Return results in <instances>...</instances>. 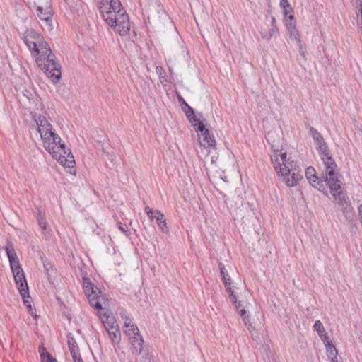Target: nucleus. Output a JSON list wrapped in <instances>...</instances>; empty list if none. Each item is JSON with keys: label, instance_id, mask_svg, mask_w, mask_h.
<instances>
[{"label": "nucleus", "instance_id": "nucleus-22", "mask_svg": "<svg viewBox=\"0 0 362 362\" xmlns=\"http://www.w3.org/2000/svg\"><path fill=\"white\" fill-rule=\"evenodd\" d=\"M326 350L329 361H334V359L337 358V350L333 344H327Z\"/></svg>", "mask_w": 362, "mask_h": 362}, {"label": "nucleus", "instance_id": "nucleus-33", "mask_svg": "<svg viewBox=\"0 0 362 362\" xmlns=\"http://www.w3.org/2000/svg\"><path fill=\"white\" fill-rule=\"evenodd\" d=\"M291 6L288 0H281L280 6L281 8H288Z\"/></svg>", "mask_w": 362, "mask_h": 362}, {"label": "nucleus", "instance_id": "nucleus-15", "mask_svg": "<svg viewBox=\"0 0 362 362\" xmlns=\"http://www.w3.org/2000/svg\"><path fill=\"white\" fill-rule=\"evenodd\" d=\"M42 36L33 30H27L24 35L23 40L29 48H36L37 43L40 42Z\"/></svg>", "mask_w": 362, "mask_h": 362}, {"label": "nucleus", "instance_id": "nucleus-2", "mask_svg": "<svg viewBox=\"0 0 362 362\" xmlns=\"http://www.w3.org/2000/svg\"><path fill=\"white\" fill-rule=\"evenodd\" d=\"M312 186L326 196H328L329 192L334 201L340 207L344 216L346 218L352 217L353 207L339 182H313Z\"/></svg>", "mask_w": 362, "mask_h": 362}, {"label": "nucleus", "instance_id": "nucleus-34", "mask_svg": "<svg viewBox=\"0 0 362 362\" xmlns=\"http://www.w3.org/2000/svg\"><path fill=\"white\" fill-rule=\"evenodd\" d=\"M119 230L124 233H127V227L126 226H122V223H119Z\"/></svg>", "mask_w": 362, "mask_h": 362}, {"label": "nucleus", "instance_id": "nucleus-32", "mask_svg": "<svg viewBox=\"0 0 362 362\" xmlns=\"http://www.w3.org/2000/svg\"><path fill=\"white\" fill-rule=\"evenodd\" d=\"M284 17H286L288 14L293 12V8L291 6L288 8H282Z\"/></svg>", "mask_w": 362, "mask_h": 362}, {"label": "nucleus", "instance_id": "nucleus-3", "mask_svg": "<svg viewBox=\"0 0 362 362\" xmlns=\"http://www.w3.org/2000/svg\"><path fill=\"white\" fill-rule=\"evenodd\" d=\"M309 133L315 141L320 156L325 167L326 178L325 181H339L337 164L332 157L327 145L321 134L314 127H310Z\"/></svg>", "mask_w": 362, "mask_h": 362}, {"label": "nucleus", "instance_id": "nucleus-37", "mask_svg": "<svg viewBox=\"0 0 362 362\" xmlns=\"http://www.w3.org/2000/svg\"><path fill=\"white\" fill-rule=\"evenodd\" d=\"M154 215H155V211H152V214H148V218H149L151 220H153V218H155Z\"/></svg>", "mask_w": 362, "mask_h": 362}, {"label": "nucleus", "instance_id": "nucleus-26", "mask_svg": "<svg viewBox=\"0 0 362 362\" xmlns=\"http://www.w3.org/2000/svg\"><path fill=\"white\" fill-rule=\"evenodd\" d=\"M38 222L41 229L43 231H46L49 235L50 230L47 228V223L41 215L38 216Z\"/></svg>", "mask_w": 362, "mask_h": 362}, {"label": "nucleus", "instance_id": "nucleus-18", "mask_svg": "<svg viewBox=\"0 0 362 362\" xmlns=\"http://www.w3.org/2000/svg\"><path fill=\"white\" fill-rule=\"evenodd\" d=\"M129 340L131 344L133 353L137 355L140 354L143 350L144 343V340L141 334L134 337H131L129 339Z\"/></svg>", "mask_w": 362, "mask_h": 362}, {"label": "nucleus", "instance_id": "nucleus-41", "mask_svg": "<svg viewBox=\"0 0 362 362\" xmlns=\"http://www.w3.org/2000/svg\"><path fill=\"white\" fill-rule=\"evenodd\" d=\"M45 238H46L47 239H49V235H45Z\"/></svg>", "mask_w": 362, "mask_h": 362}, {"label": "nucleus", "instance_id": "nucleus-6", "mask_svg": "<svg viewBox=\"0 0 362 362\" xmlns=\"http://www.w3.org/2000/svg\"><path fill=\"white\" fill-rule=\"evenodd\" d=\"M274 167L279 176L282 177L285 181H300L303 176L294 168V162L287 157L286 153L275 151L272 156Z\"/></svg>", "mask_w": 362, "mask_h": 362}, {"label": "nucleus", "instance_id": "nucleus-13", "mask_svg": "<svg viewBox=\"0 0 362 362\" xmlns=\"http://www.w3.org/2000/svg\"><path fill=\"white\" fill-rule=\"evenodd\" d=\"M119 315L124 324V332L128 336L129 339L140 335L137 325L134 323L132 319L125 310H121Z\"/></svg>", "mask_w": 362, "mask_h": 362}, {"label": "nucleus", "instance_id": "nucleus-8", "mask_svg": "<svg viewBox=\"0 0 362 362\" xmlns=\"http://www.w3.org/2000/svg\"><path fill=\"white\" fill-rule=\"evenodd\" d=\"M112 18V19L109 20L105 18L104 21L115 33H117L120 35L124 36L129 34L130 30V22L125 9L120 12L117 11V13H115Z\"/></svg>", "mask_w": 362, "mask_h": 362}, {"label": "nucleus", "instance_id": "nucleus-11", "mask_svg": "<svg viewBox=\"0 0 362 362\" xmlns=\"http://www.w3.org/2000/svg\"><path fill=\"white\" fill-rule=\"evenodd\" d=\"M124 8L122 7L119 0H100L99 3V10L103 19H112L117 11H121Z\"/></svg>", "mask_w": 362, "mask_h": 362}, {"label": "nucleus", "instance_id": "nucleus-28", "mask_svg": "<svg viewBox=\"0 0 362 362\" xmlns=\"http://www.w3.org/2000/svg\"><path fill=\"white\" fill-rule=\"evenodd\" d=\"M178 100L180 103H182V104H185L189 110V112L187 113L190 115V118H192L194 116V110L188 105V104L185 101V100L182 97H178Z\"/></svg>", "mask_w": 362, "mask_h": 362}, {"label": "nucleus", "instance_id": "nucleus-12", "mask_svg": "<svg viewBox=\"0 0 362 362\" xmlns=\"http://www.w3.org/2000/svg\"><path fill=\"white\" fill-rule=\"evenodd\" d=\"M86 294L90 301V305L98 310L103 309V301L105 299L103 296H99L100 291L97 288L87 279H84L83 282Z\"/></svg>", "mask_w": 362, "mask_h": 362}, {"label": "nucleus", "instance_id": "nucleus-35", "mask_svg": "<svg viewBox=\"0 0 362 362\" xmlns=\"http://www.w3.org/2000/svg\"><path fill=\"white\" fill-rule=\"evenodd\" d=\"M156 71V73L159 75V76L161 77L163 71V67L157 66Z\"/></svg>", "mask_w": 362, "mask_h": 362}, {"label": "nucleus", "instance_id": "nucleus-1", "mask_svg": "<svg viewBox=\"0 0 362 362\" xmlns=\"http://www.w3.org/2000/svg\"><path fill=\"white\" fill-rule=\"evenodd\" d=\"M30 50L37 56L36 62L48 77L57 81L61 78L60 65L43 37L37 43L36 48H30Z\"/></svg>", "mask_w": 362, "mask_h": 362}, {"label": "nucleus", "instance_id": "nucleus-16", "mask_svg": "<svg viewBox=\"0 0 362 362\" xmlns=\"http://www.w3.org/2000/svg\"><path fill=\"white\" fill-rule=\"evenodd\" d=\"M98 317L101 320L106 330L118 327L115 317L107 312H100Z\"/></svg>", "mask_w": 362, "mask_h": 362}, {"label": "nucleus", "instance_id": "nucleus-24", "mask_svg": "<svg viewBox=\"0 0 362 362\" xmlns=\"http://www.w3.org/2000/svg\"><path fill=\"white\" fill-rule=\"evenodd\" d=\"M305 174L306 178L309 181H310L312 179H315L313 181H315L317 179V177L316 175L317 174L316 170L313 167L310 166V167L307 168V169L305 170Z\"/></svg>", "mask_w": 362, "mask_h": 362}, {"label": "nucleus", "instance_id": "nucleus-36", "mask_svg": "<svg viewBox=\"0 0 362 362\" xmlns=\"http://www.w3.org/2000/svg\"><path fill=\"white\" fill-rule=\"evenodd\" d=\"M145 211L146 212V214L148 215L149 214H152L153 210L149 206H146L145 208Z\"/></svg>", "mask_w": 362, "mask_h": 362}, {"label": "nucleus", "instance_id": "nucleus-7", "mask_svg": "<svg viewBox=\"0 0 362 362\" xmlns=\"http://www.w3.org/2000/svg\"><path fill=\"white\" fill-rule=\"evenodd\" d=\"M218 267L222 276V279L223 281L224 286L227 291L229 293L230 300L235 304L236 308L239 310V313L243 317V320L244 321L245 325L247 327V329L249 330H251L252 326L251 323L249 322L248 315H246L247 312L244 308H242V305L240 302L237 301V298L235 295V291L232 289L231 287V279L230 278L229 274H228L225 268V266L223 265V264L219 263Z\"/></svg>", "mask_w": 362, "mask_h": 362}, {"label": "nucleus", "instance_id": "nucleus-21", "mask_svg": "<svg viewBox=\"0 0 362 362\" xmlns=\"http://www.w3.org/2000/svg\"><path fill=\"white\" fill-rule=\"evenodd\" d=\"M109 337L113 344H118L121 339V333L118 327L107 330Z\"/></svg>", "mask_w": 362, "mask_h": 362}, {"label": "nucleus", "instance_id": "nucleus-14", "mask_svg": "<svg viewBox=\"0 0 362 362\" xmlns=\"http://www.w3.org/2000/svg\"><path fill=\"white\" fill-rule=\"evenodd\" d=\"M37 125V130L41 136L42 139L47 141L52 136V127L51 124L47 118L41 115H39L35 119Z\"/></svg>", "mask_w": 362, "mask_h": 362}, {"label": "nucleus", "instance_id": "nucleus-20", "mask_svg": "<svg viewBox=\"0 0 362 362\" xmlns=\"http://www.w3.org/2000/svg\"><path fill=\"white\" fill-rule=\"evenodd\" d=\"M154 217L156 220L158 221V224L160 230L164 233H167L168 228L167 226L166 221L164 218L163 214H162L160 211L156 210L155 211Z\"/></svg>", "mask_w": 362, "mask_h": 362}, {"label": "nucleus", "instance_id": "nucleus-27", "mask_svg": "<svg viewBox=\"0 0 362 362\" xmlns=\"http://www.w3.org/2000/svg\"><path fill=\"white\" fill-rule=\"evenodd\" d=\"M141 362H156V359L151 354H146L141 358Z\"/></svg>", "mask_w": 362, "mask_h": 362}, {"label": "nucleus", "instance_id": "nucleus-4", "mask_svg": "<svg viewBox=\"0 0 362 362\" xmlns=\"http://www.w3.org/2000/svg\"><path fill=\"white\" fill-rule=\"evenodd\" d=\"M45 148L64 167L72 168L75 165L74 156L69 148L61 143V138L52 132V136L47 141L42 139Z\"/></svg>", "mask_w": 362, "mask_h": 362}, {"label": "nucleus", "instance_id": "nucleus-5", "mask_svg": "<svg viewBox=\"0 0 362 362\" xmlns=\"http://www.w3.org/2000/svg\"><path fill=\"white\" fill-rule=\"evenodd\" d=\"M6 252L9 259L10 266L13 274L16 284L25 304H28V308L31 310V305L29 303L28 286L24 275L23 269L20 265V262L16 252L13 245L8 243L6 246Z\"/></svg>", "mask_w": 362, "mask_h": 362}, {"label": "nucleus", "instance_id": "nucleus-23", "mask_svg": "<svg viewBox=\"0 0 362 362\" xmlns=\"http://www.w3.org/2000/svg\"><path fill=\"white\" fill-rule=\"evenodd\" d=\"M40 356L42 362H57V360L53 358L45 348L40 349Z\"/></svg>", "mask_w": 362, "mask_h": 362}, {"label": "nucleus", "instance_id": "nucleus-17", "mask_svg": "<svg viewBox=\"0 0 362 362\" xmlns=\"http://www.w3.org/2000/svg\"><path fill=\"white\" fill-rule=\"evenodd\" d=\"M68 346L74 362H83L81 357L78 346L73 337H69Z\"/></svg>", "mask_w": 362, "mask_h": 362}, {"label": "nucleus", "instance_id": "nucleus-25", "mask_svg": "<svg viewBox=\"0 0 362 362\" xmlns=\"http://www.w3.org/2000/svg\"><path fill=\"white\" fill-rule=\"evenodd\" d=\"M313 328L317 332L319 336L325 332L324 326L320 320L315 321Z\"/></svg>", "mask_w": 362, "mask_h": 362}, {"label": "nucleus", "instance_id": "nucleus-39", "mask_svg": "<svg viewBox=\"0 0 362 362\" xmlns=\"http://www.w3.org/2000/svg\"><path fill=\"white\" fill-rule=\"evenodd\" d=\"M330 361V362H339V361H337V358L334 359V361Z\"/></svg>", "mask_w": 362, "mask_h": 362}, {"label": "nucleus", "instance_id": "nucleus-10", "mask_svg": "<svg viewBox=\"0 0 362 362\" xmlns=\"http://www.w3.org/2000/svg\"><path fill=\"white\" fill-rule=\"evenodd\" d=\"M259 33L262 38L267 42L279 35V30L276 25V20L270 13L266 14L265 21L261 25Z\"/></svg>", "mask_w": 362, "mask_h": 362}, {"label": "nucleus", "instance_id": "nucleus-19", "mask_svg": "<svg viewBox=\"0 0 362 362\" xmlns=\"http://www.w3.org/2000/svg\"><path fill=\"white\" fill-rule=\"evenodd\" d=\"M286 28L287 35H288L290 40H294L300 44V34L298 33V30L296 28V24L291 23H286Z\"/></svg>", "mask_w": 362, "mask_h": 362}, {"label": "nucleus", "instance_id": "nucleus-38", "mask_svg": "<svg viewBox=\"0 0 362 362\" xmlns=\"http://www.w3.org/2000/svg\"><path fill=\"white\" fill-rule=\"evenodd\" d=\"M49 266L51 267V266L49 264H45V268L48 271Z\"/></svg>", "mask_w": 362, "mask_h": 362}, {"label": "nucleus", "instance_id": "nucleus-29", "mask_svg": "<svg viewBox=\"0 0 362 362\" xmlns=\"http://www.w3.org/2000/svg\"><path fill=\"white\" fill-rule=\"evenodd\" d=\"M320 339L324 342L325 346H327V344H332L331 341H329V338L327 335V333L326 332H323L322 334L320 335Z\"/></svg>", "mask_w": 362, "mask_h": 362}, {"label": "nucleus", "instance_id": "nucleus-30", "mask_svg": "<svg viewBox=\"0 0 362 362\" xmlns=\"http://www.w3.org/2000/svg\"><path fill=\"white\" fill-rule=\"evenodd\" d=\"M285 25H286V23H296V22L294 19L293 15L291 13L288 14L286 17L284 18Z\"/></svg>", "mask_w": 362, "mask_h": 362}, {"label": "nucleus", "instance_id": "nucleus-31", "mask_svg": "<svg viewBox=\"0 0 362 362\" xmlns=\"http://www.w3.org/2000/svg\"><path fill=\"white\" fill-rule=\"evenodd\" d=\"M103 152L105 153H106V156H107V158L111 160H114V158H115V155L113 153V152L112 151H108V150H105L104 147H103Z\"/></svg>", "mask_w": 362, "mask_h": 362}, {"label": "nucleus", "instance_id": "nucleus-40", "mask_svg": "<svg viewBox=\"0 0 362 362\" xmlns=\"http://www.w3.org/2000/svg\"><path fill=\"white\" fill-rule=\"evenodd\" d=\"M295 185H294V182H292L291 185H288L289 187H293Z\"/></svg>", "mask_w": 362, "mask_h": 362}, {"label": "nucleus", "instance_id": "nucleus-9", "mask_svg": "<svg viewBox=\"0 0 362 362\" xmlns=\"http://www.w3.org/2000/svg\"><path fill=\"white\" fill-rule=\"evenodd\" d=\"M187 117L189 119L191 122L192 123L195 130L197 132H200L201 134L199 135V141L200 144V148L204 147V148H216V140L214 136L209 134V132L207 129H205L204 124L196 119L195 117L190 118V115L186 113Z\"/></svg>", "mask_w": 362, "mask_h": 362}]
</instances>
